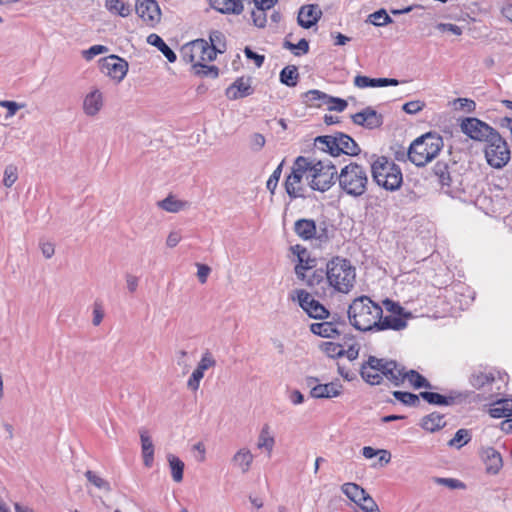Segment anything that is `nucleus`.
Returning a JSON list of instances; mask_svg holds the SVG:
<instances>
[{
  "label": "nucleus",
  "instance_id": "nucleus-1",
  "mask_svg": "<svg viewBox=\"0 0 512 512\" xmlns=\"http://www.w3.org/2000/svg\"><path fill=\"white\" fill-rule=\"evenodd\" d=\"M347 313L349 322L353 327L360 331H370L379 324V317L383 314V308L368 296H360L352 301Z\"/></svg>",
  "mask_w": 512,
  "mask_h": 512
},
{
  "label": "nucleus",
  "instance_id": "nucleus-2",
  "mask_svg": "<svg viewBox=\"0 0 512 512\" xmlns=\"http://www.w3.org/2000/svg\"><path fill=\"white\" fill-rule=\"evenodd\" d=\"M326 278L336 292L348 294L356 282V269L349 260L334 257L327 263Z\"/></svg>",
  "mask_w": 512,
  "mask_h": 512
},
{
  "label": "nucleus",
  "instance_id": "nucleus-3",
  "mask_svg": "<svg viewBox=\"0 0 512 512\" xmlns=\"http://www.w3.org/2000/svg\"><path fill=\"white\" fill-rule=\"evenodd\" d=\"M443 145L441 136L429 132L411 143L407 155L409 160L416 166H425L438 156Z\"/></svg>",
  "mask_w": 512,
  "mask_h": 512
},
{
  "label": "nucleus",
  "instance_id": "nucleus-4",
  "mask_svg": "<svg viewBox=\"0 0 512 512\" xmlns=\"http://www.w3.org/2000/svg\"><path fill=\"white\" fill-rule=\"evenodd\" d=\"M340 189L351 197H360L365 194L368 186L367 170L357 164L345 165L337 176Z\"/></svg>",
  "mask_w": 512,
  "mask_h": 512
},
{
  "label": "nucleus",
  "instance_id": "nucleus-5",
  "mask_svg": "<svg viewBox=\"0 0 512 512\" xmlns=\"http://www.w3.org/2000/svg\"><path fill=\"white\" fill-rule=\"evenodd\" d=\"M396 370V362L392 360L380 359L370 356L361 366V376L365 382L371 385H378L386 378L390 382L401 379V375Z\"/></svg>",
  "mask_w": 512,
  "mask_h": 512
},
{
  "label": "nucleus",
  "instance_id": "nucleus-6",
  "mask_svg": "<svg viewBox=\"0 0 512 512\" xmlns=\"http://www.w3.org/2000/svg\"><path fill=\"white\" fill-rule=\"evenodd\" d=\"M374 181L386 190L395 191L402 184L401 169L385 157L378 158L371 166Z\"/></svg>",
  "mask_w": 512,
  "mask_h": 512
},
{
  "label": "nucleus",
  "instance_id": "nucleus-7",
  "mask_svg": "<svg viewBox=\"0 0 512 512\" xmlns=\"http://www.w3.org/2000/svg\"><path fill=\"white\" fill-rule=\"evenodd\" d=\"M311 168L309 158L299 156L295 159L292 171L285 181V189L291 198L303 197L306 187L309 186Z\"/></svg>",
  "mask_w": 512,
  "mask_h": 512
},
{
  "label": "nucleus",
  "instance_id": "nucleus-8",
  "mask_svg": "<svg viewBox=\"0 0 512 512\" xmlns=\"http://www.w3.org/2000/svg\"><path fill=\"white\" fill-rule=\"evenodd\" d=\"M315 142L323 145L322 149L328 151L332 156H338L341 153L355 156L360 152L355 140L341 132L334 135L319 136L315 139Z\"/></svg>",
  "mask_w": 512,
  "mask_h": 512
},
{
  "label": "nucleus",
  "instance_id": "nucleus-9",
  "mask_svg": "<svg viewBox=\"0 0 512 512\" xmlns=\"http://www.w3.org/2000/svg\"><path fill=\"white\" fill-rule=\"evenodd\" d=\"M221 49L222 47L217 44L210 47L207 41L200 39L185 45L182 49V57L186 62L191 63L193 68H197L202 64L213 61L216 58L217 51Z\"/></svg>",
  "mask_w": 512,
  "mask_h": 512
},
{
  "label": "nucleus",
  "instance_id": "nucleus-10",
  "mask_svg": "<svg viewBox=\"0 0 512 512\" xmlns=\"http://www.w3.org/2000/svg\"><path fill=\"white\" fill-rule=\"evenodd\" d=\"M309 187L321 192L327 191L334 183V178L338 174L334 165L324 161H314L309 159Z\"/></svg>",
  "mask_w": 512,
  "mask_h": 512
},
{
  "label": "nucleus",
  "instance_id": "nucleus-11",
  "mask_svg": "<svg viewBox=\"0 0 512 512\" xmlns=\"http://www.w3.org/2000/svg\"><path fill=\"white\" fill-rule=\"evenodd\" d=\"M485 158L487 163L496 169L503 168L509 162L511 158L510 149L498 132L487 141Z\"/></svg>",
  "mask_w": 512,
  "mask_h": 512
},
{
  "label": "nucleus",
  "instance_id": "nucleus-12",
  "mask_svg": "<svg viewBox=\"0 0 512 512\" xmlns=\"http://www.w3.org/2000/svg\"><path fill=\"white\" fill-rule=\"evenodd\" d=\"M294 232L303 240L316 239L319 242L329 240V233L325 222L319 225L312 219H299L294 223Z\"/></svg>",
  "mask_w": 512,
  "mask_h": 512
},
{
  "label": "nucleus",
  "instance_id": "nucleus-13",
  "mask_svg": "<svg viewBox=\"0 0 512 512\" xmlns=\"http://www.w3.org/2000/svg\"><path fill=\"white\" fill-rule=\"evenodd\" d=\"M106 99L104 92L98 86H91L84 94L82 100V112L89 118L97 117L104 109Z\"/></svg>",
  "mask_w": 512,
  "mask_h": 512
},
{
  "label": "nucleus",
  "instance_id": "nucleus-14",
  "mask_svg": "<svg viewBox=\"0 0 512 512\" xmlns=\"http://www.w3.org/2000/svg\"><path fill=\"white\" fill-rule=\"evenodd\" d=\"M461 131L476 141H488L497 131L477 118H466L462 121Z\"/></svg>",
  "mask_w": 512,
  "mask_h": 512
},
{
  "label": "nucleus",
  "instance_id": "nucleus-15",
  "mask_svg": "<svg viewBox=\"0 0 512 512\" xmlns=\"http://www.w3.org/2000/svg\"><path fill=\"white\" fill-rule=\"evenodd\" d=\"M135 9L137 15L150 27L156 26L161 20V10L155 0H136Z\"/></svg>",
  "mask_w": 512,
  "mask_h": 512
},
{
  "label": "nucleus",
  "instance_id": "nucleus-16",
  "mask_svg": "<svg viewBox=\"0 0 512 512\" xmlns=\"http://www.w3.org/2000/svg\"><path fill=\"white\" fill-rule=\"evenodd\" d=\"M101 70L111 79L121 82L128 72V63L116 55H110L102 59Z\"/></svg>",
  "mask_w": 512,
  "mask_h": 512
},
{
  "label": "nucleus",
  "instance_id": "nucleus-17",
  "mask_svg": "<svg viewBox=\"0 0 512 512\" xmlns=\"http://www.w3.org/2000/svg\"><path fill=\"white\" fill-rule=\"evenodd\" d=\"M296 295L299 305L310 317L323 319L328 315L326 308L307 291L297 290Z\"/></svg>",
  "mask_w": 512,
  "mask_h": 512
},
{
  "label": "nucleus",
  "instance_id": "nucleus-18",
  "mask_svg": "<svg viewBox=\"0 0 512 512\" xmlns=\"http://www.w3.org/2000/svg\"><path fill=\"white\" fill-rule=\"evenodd\" d=\"M216 365V361L211 353L206 352L202 355L196 369L192 372L187 381V387L191 391H197L200 386V381L204 377V372Z\"/></svg>",
  "mask_w": 512,
  "mask_h": 512
},
{
  "label": "nucleus",
  "instance_id": "nucleus-19",
  "mask_svg": "<svg viewBox=\"0 0 512 512\" xmlns=\"http://www.w3.org/2000/svg\"><path fill=\"white\" fill-rule=\"evenodd\" d=\"M254 458V454L248 447H241L233 454L230 463L236 471L246 474L251 470Z\"/></svg>",
  "mask_w": 512,
  "mask_h": 512
},
{
  "label": "nucleus",
  "instance_id": "nucleus-20",
  "mask_svg": "<svg viewBox=\"0 0 512 512\" xmlns=\"http://www.w3.org/2000/svg\"><path fill=\"white\" fill-rule=\"evenodd\" d=\"M253 93L250 77L236 79L227 89L226 96L231 100L244 98Z\"/></svg>",
  "mask_w": 512,
  "mask_h": 512
},
{
  "label": "nucleus",
  "instance_id": "nucleus-21",
  "mask_svg": "<svg viewBox=\"0 0 512 512\" xmlns=\"http://www.w3.org/2000/svg\"><path fill=\"white\" fill-rule=\"evenodd\" d=\"M481 458L485 464V470L488 474H498L503 466V460L500 453L492 447L483 448L481 450Z\"/></svg>",
  "mask_w": 512,
  "mask_h": 512
},
{
  "label": "nucleus",
  "instance_id": "nucleus-22",
  "mask_svg": "<svg viewBox=\"0 0 512 512\" xmlns=\"http://www.w3.org/2000/svg\"><path fill=\"white\" fill-rule=\"evenodd\" d=\"M352 120L355 124L367 129H374L382 124V116L370 107L354 114Z\"/></svg>",
  "mask_w": 512,
  "mask_h": 512
},
{
  "label": "nucleus",
  "instance_id": "nucleus-23",
  "mask_svg": "<svg viewBox=\"0 0 512 512\" xmlns=\"http://www.w3.org/2000/svg\"><path fill=\"white\" fill-rule=\"evenodd\" d=\"M401 375V379L397 381H393V384L398 386L401 383H403L405 380H407L411 385H413L415 388H431L430 383L417 371L415 370H409L405 371L404 367L400 366L396 363V370Z\"/></svg>",
  "mask_w": 512,
  "mask_h": 512
},
{
  "label": "nucleus",
  "instance_id": "nucleus-24",
  "mask_svg": "<svg viewBox=\"0 0 512 512\" xmlns=\"http://www.w3.org/2000/svg\"><path fill=\"white\" fill-rule=\"evenodd\" d=\"M322 15V11L317 5H306L301 7L298 13V24L305 28H311L314 26Z\"/></svg>",
  "mask_w": 512,
  "mask_h": 512
},
{
  "label": "nucleus",
  "instance_id": "nucleus-25",
  "mask_svg": "<svg viewBox=\"0 0 512 512\" xmlns=\"http://www.w3.org/2000/svg\"><path fill=\"white\" fill-rule=\"evenodd\" d=\"M342 392V385L337 382L318 384L311 388L310 395L316 399L337 397Z\"/></svg>",
  "mask_w": 512,
  "mask_h": 512
},
{
  "label": "nucleus",
  "instance_id": "nucleus-26",
  "mask_svg": "<svg viewBox=\"0 0 512 512\" xmlns=\"http://www.w3.org/2000/svg\"><path fill=\"white\" fill-rule=\"evenodd\" d=\"M140 442H141V453L143 463L146 467H151L154 461V444L151 436L146 429L139 431Z\"/></svg>",
  "mask_w": 512,
  "mask_h": 512
},
{
  "label": "nucleus",
  "instance_id": "nucleus-27",
  "mask_svg": "<svg viewBox=\"0 0 512 512\" xmlns=\"http://www.w3.org/2000/svg\"><path fill=\"white\" fill-rule=\"evenodd\" d=\"M257 449L264 450L268 455H271L275 446V437L271 431L269 424H264L259 431L257 437Z\"/></svg>",
  "mask_w": 512,
  "mask_h": 512
},
{
  "label": "nucleus",
  "instance_id": "nucleus-28",
  "mask_svg": "<svg viewBox=\"0 0 512 512\" xmlns=\"http://www.w3.org/2000/svg\"><path fill=\"white\" fill-rule=\"evenodd\" d=\"M292 251L294 254L297 255L299 264L295 266V273L298 278L304 279L305 277V270L311 269L313 267L314 260H310L308 257V253L306 248L296 245L292 247Z\"/></svg>",
  "mask_w": 512,
  "mask_h": 512
},
{
  "label": "nucleus",
  "instance_id": "nucleus-29",
  "mask_svg": "<svg viewBox=\"0 0 512 512\" xmlns=\"http://www.w3.org/2000/svg\"><path fill=\"white\" fill-rule=\"evenodd\" d=\"M211 6L221 13L240 14L244 7L241 0H209Z\"/></svg>",
  "mask_w": 512,
  "mask_h": 512
},
{
  "label": "nucleus",
  "instance_id": "nucleus-30",
  "mask_svg": "<svg viewBox=\"0 0 512 512\" xmlns=\"http://www.w3.org/2000/svg\"><path fill=\"white\" fill-rule=\"evenodd\" d=\"M84 476L90 486H93L99 491L110 493L112 488L110 482L104 478L100 472L94 470H87Z\"/></svg>",
  "mask_w": 512,
  "mask_h": 512
},
{
  "label": "nucleus",
  "instance_id": "nucleus-31",
  "mask_svg": "<svg viewBox=\"0 0 512 512\" xmlns=\"http://www.w3.org/2000/svg\"><path fill=\"white\" fill-rule=\"evenodd\" d=\"M406 325H407L406 320L403 317L394 316V315H389V316L383 317L381 315L379 317V324H377L375 326V329L378 331L388 330V329L399 331V330L404 329L406 327Z\"/></svg>",
  "mask_w": 512,
  "mask_h": 512
},
{
  "label": "nucleus",
  "instance_id": "nucleus-32",
  "mask_svg": "<svg viewBox=\"0 0 512 512\" xmlns=\"http://www.w3.org/2000/svg\"><path fill=\"white\" fill-rule=\"evenodd\" d=\"M421 427L428 432H435L440 430L446 425V421L444 419V415L438 412H433L429 415H426L422 418Z\"/></svg>",
  "mask_w": 512,
  "mask_h": 512
},
{
  "label": "nucleus",
  "instance_id": "nucleus-33",
  "mask_svg": "<svg viewBox=\"0 0 512 512\" xmlns=\"http://www.w3.org/2000/svg\"><path fill=\"white\" fill-rule=\"evenodd\" d=\"M493 418H508L512 416V399H501L496 401L489 410Z\"/></svg>",
  "mask_w": 512,
  "mask_h": 512
},
{
  "label": "nucleus",
  "instance_id": "nucleus-34",
  "mask_svg": "<svg viewBox=\"0 0 512 512\" xmlns=\"http://www.w3.org/2000/svg\"><path fill=\"white\" fill-rule=\"evenodd\" d=\"M313 334L323 338H335L340 334L335 324L332 322L313 323L310 326Z\"/></svg>",
  "mask_w": 512,
  "mask_h": 512
},
{
  "label": "nucleus",
  "instance_id": "nucleus-35",
  "mask_svg": "<svg viewBox=\"0 0 512 512\" xmlns=\"http://www.w3.org/2000/svg\"><path fill=\"white\" fill-rule=\"evenodd\" d=\"M157 205L159 208L167 212L177 213L181 210H184L188 206V203L177 199L173 195H169L165 199L159 201Z\"/></svg>",
  "mask_w": 512,
  "mask_h": 512
},
{
  "label": "nucleus",
  "instance_id": "nucleus-36",
  "mask_svg": "<svg viewBox=\"0 0 512 512\" xmlns=\"http://www.w3.org/2000/svg\"><path fill=\"white\" fill-rule=\"evenodd\" d=\"M147 42L150 45L157 47L169 62L173 63L176 61V54L167 46L159 35L154 33L150 34L147 37Z\"/></svg>",
  "mask_w": 512,
  "mask_h": 512
},
{
  "label": "nucleus",
  "instance_id": "nucleus-37",
  "mask_svg": "<svg viewBox=\"0 0 512 512\" xmlns=\"http://www.w3.org/2000/svg\"><path fill=\"white\" fill-rule=\"evenodd\" d=\"M341 491L355 504L360 503L367 492L356 483H345L341 486Z\"/></svg>",
  "mask_w": 512,
  "mask_h": 512
},
{
  "label": "nucleus",
  "instance_id": "nucleus-38",
  "mask_svg": "<svg viewBox=\"0 0 512 512\" xmlns=\"http://www.w3.org/2000/svg\"><path fill=\"white\" fill-rule=\"evenodd\" d=\"M420 396L430 404L449 406L455 403V397L443 396L435 392H421Z\"/></svg>",
  "mask_w": 512,
  "mask_h": 512
},
{
  "label": "nucleus",
  "instance_id": "nucleus-39",
  "mask_svg": "<svg viewBox=\"0 0 512 512\" xmlns=\"http://www.w3.org/2000/svg\"><path fill=\"white\" fill-rule=\"evenodd\" d=\"M106 9L115 15L127 17L131 13V8L122 0H105Z\"/></svg>",
  "mask_w": 512,
  "mask_h": 512
},
{
  "label": "nucleus",
  "instance_id": "nucleus-40",
  "mask_svg": "<svg viewBox=\"0 0 512 512\" xmlns=\"http://www.w3.org/2000/svg\"><path fill=\"white\" fill-rule=\"evenodd\" d=\"M167 461L171 469L173 480L177 483L181 482L183 480L184 462L173 454L167 455Z\"/></svg>",
  "mask_w": 512,
  "mask_h": 512
},
{
  "label": "nucleus",
  "instance_id": "nucleus-41",
  "mask_svg": "<svg viewBox=\"0 0 512 512\" xmlns=\"http://www.w3.org/2000/svg\"><path fill=\"white\" fill-rule=\"evenodd\" d=\"M299 73L296 66H286L280 73V81L288 87L297 85Z\"/></svg>",
  "mask_w": 512,
  "mask_h": 512
},
{
  "label": "nucleus",
  "instance_id": "nucleus-42",
  "mask_svg": "<svg viewBox=\"0 0 512 512\" xmlns=\"http://www.w3.org/2000/svg\"><path fill=\"white\" fill-rule=\"evenodd\" d=\"M494 381V377L492 374H487L483 372H475L470 377L471 385L476 389H481L485 385L490 384Z\"/></svg>",
  "mask_w": 512,
  "mask_h": 512
},
{
  "label": "nucleus",
  "instance_id": "nucleus-43",
  "mask_svg": "<svg viewBox=\"0 0 512 512\" xmlns=\"http://www.w3.org/2000/svg\"><path fill=\"white\" fill-rule=\"evenodd\" d=\"M306 103L310 105L324 106L325 102L328 100L329 95L319 91V90H310L305 93Z\"/></svg>",
  "mask_w": 512,
  "mask_h": 512
},
{
  "label": "nucleus",
  "instance_id": "nucleus-44",
  "mask_svg": "<svg viewBox=\"0 0 512 512\" xmlns=\"http://www.w3.org/2000/svg\"><path fill=\"white\" fill-rule=\"evenodd\" d=\"M18 179V169L15 165L9 164L4 169L3 185L10 188Z\"/></svg>",
  "mask_w": 512,
  "mask_h": 512
},
{
  "label": "nucleus",
  "instance_id": "nucleus-45",
  "mask_svg": "<svg viewBox=\"0 0 512 512\" xmlns=\"http://www.w3.org/2000/svg\"><path fill=\"white\" fill-rule=\"evenodd\" d=\"M434 173L438 177L439 182L443 186L450 185V174L448 172V166L446 163L438 162L434 166Z\"/></svg>",
  "mask_w": 512,
  "mask_h": 512
},
{
  "label": "nucleus",
  "instance_id": "nucleus-46",
  "mask_svg": "<svg viewBox=\"0 0 512 512\" xmlns=\"http://www.w3.org/2000/svg\"><path fill=\"white\" fill-rule=\"evenodd\" d=\"M369 21L375 26H384L392 22V18L384 9L378 10L369 15Z\"/></svg>",
  "mask_w": 512,
  "mask_h": 512
},
{
  "label": "nucleus",
  "instance_id": "nucleus-47",
  "mask_svg": "<svg viewBox=\"0 0 512 512\" xmlns=\"http://www.w3.org/2000/svg\"><path fill=\"white\" fill-rule=\"evenodd\" d=\"M269 8H264L259 5H255V9L252 11V20L255 26L259 28H263L267 22L266 10Z\"/></svg>",
  "mask_w": 512,
  "mask_h": 512
},
{
  "label": "nucleus",
  "instance_id": "nucleus-48",
  "mask_svg": "<svg viewBox=\"0 0 512 512\" xmlns=\"http://www.w3.org/2000/svg\"><path fill=\"white\" fill-rule=\"evenodd\" d=\"M25 106V103H18L10 100L0 101V107L7 109L5 119L12 118L20 109L24 108Z\"/></svg>",
  "mask_w": 512,
  "mask_h": 512
},
{
  "label": "nucleus",
  "instance_id": "nucleus-49",
  "mask_svg": "<svg viewBox=\"0 0 512 512\" xmlns=\"http://www.w3.org/2000/svg\"><path fill=\"white\" fill-rule=\"evenodd\" d=\"M469 433L465 429H459L454 437L448 442V445L451 447L461 448L469 441Z\"/></svg>",
  "mask_w": 512,
  "mask_h": 512
},
{
  "label": "nucleus",
  "instance_id": "nucleus-50",
  "mask_svg": "<svg viewBox=\"0 0 512 512\" xmlns=\"http://www.w3.org/2000/svg\"><path fill=\"white\" fill-rule=\"evenodd\" d=\"M394 397L406 405L414 406L419 402V397L409 392L395 391Z\"/></svg>",
  "mask_w": 512,
  "mask_h": 512
},
{
  "label": "nucleus",
  "instance_id": "nucleus-51",
  "mask_svg": "<svg viewBox=\"0 0 512 512\" xmlns=\"http://www.w3.org/2000/svg\"><path fill=\"white\" fill-rule=\"evenodd\" d=\"M364 512H380L377 503L374 499L367 493L362 501L357 504Z\"/></svg>",
  "mask_w": 512,
  "mask_h": 512
},
{
  "label": "nucleus",
  "instance_id": "nucleus-52",
  "mask_svg": "<svg viewBox=\"0 0 512 512\" xmlns=\"http://www.w3.org/2000/svg\"><path fill=\"white\" fill-rule=\"evenodd\" d=\"M266 143L265 137L260 133H253L249 138V147L253 152H259Z\"/></svg>",
  "mask_w": 512,
  "mask_h": 512
},
{
  "label": "nucleus",
  "instance_id": "nucleus-53",
  "mask_svg": "<svg viewBox=\"0 0 512 512\" xmlns=\"http://www.w3.org/2000/svg\"><path fill=\"white\" fill-rule=\"evenodd\" d=\"M108 50V47L104 45H93L89 49L84 50L82 55L87 61H90L97 55L107 53Z\"/></svg>",
  "mask_w": 512,
  "mask_h": 512
},
{
  "label": "nucleus",
  "instance_id": "nucleus-54",
  "mask_svg": "<svg viewBox=\"0 0 512 512\" xmlns=\"http://www.w3.org/2000/svg\"><path fill=\"white\" fill-rule=\"evenodd\" d=\"M324 106H327L329 110L341 112L347 107V102L343 99L329 96Z\"/></svg>",
  "mask_w": 512,
  "mask_h": 512
},
{
  "label": "nucleus",
  "instance_id": "nucleus-55",
  "mask_svg": "<svg viewBox=\"0 0 512 512\" xmlns=\"http://www.w3.org/2000/svg\"><path fill=\"white\" fill-rule=\"evenodd\" d=\"M382 304H383V307L385 308V310L392 313V315L400 316V317H402L404 315V309L398 303H396L390 299H385L382 302Z\"/></svg>",
  "mask_w": 512,
  "mask_h": 512
},
{
  "label": "nucleus",
  "instance_id": "nucleus-56",
  "mask_svg": "<svg viewBox=\"0 0 512 512\" xmlns=\"http://www.w3.org/2000/svg\"><path fill=\"white\" fill-rule=\"evenodd\" d=\"M195 69V73L198 75L209 76L212 78H216L218 76V68L214 65H207V63H205Z\"/></svg>",
  "mask_w": 512,
  "mask_h": 512
},
{
  "label": "nucleus",
  "instance_id": "nucleus-57",
  "mask_svg": "<svg viewBox=\"0 0 512 512\" xmlns=\"http://www.w3.org/2000/svg\"><path fill=\"white\" fill-rule=\"evenodd\" d=\"M282 166H283V162H281L279 164V166L273 171L272 175L269 177V179L266 183L267 189L269 191H271V193L274 192V190L277 186V183L281 177Z\"/></svg>",
  "mask_w": 512,
  "mask_h": 512
},
{
  "label": "nucleus",
  "instance_id": "nucleus-58",
  "mask_svg": "<svg viewBox=\"0 0 512 512\" xmlns=\"http://www.w3.org/2000/svg\"><path fill=\"white\" fill-rule=\"evenodd\" d=\"M424 106H425L424 102H422L420 100H414V101L405 103L403 105V110L407 114L413 115V114L420 112L424 108Z\"/></svg>",
  "mask_w": 512,
  "mask_h": 512
},
{
  "label": "nucleus",
  "instance_id": "nucleus-59",
  "mask_svg": "<svg viewBox=\"0 0 512 512\" xmlns=\"http://www.w3.org/2000/svg\"><path fill=\"white\" fill-rule=\"evenodd\" d=\"M285 47L294 52L295 55H299V52H296V50L302 53H307L309 50V44L305 39H301L297 44L285 42Z\"/></svg>",
  "mask_w": 512,
  "mask_h": 512
},
{
  "label": "nucleus",
  "instance_id": "nucleus-60",
  "mask_svg": "<svg viewBox=\"0 0 512 512\" xmlns=\"http://www.w3.org/2000/svg\"><path fill=\"white\" fill-rule=\"evenodd\" d=\"M39 246H40V249H41V252H42V255L44 256V258L50 259L55 254V246L52 242L41 241L39 243Z\"/></svg>",
  "mask_w": 512,
  "mask_h": 512
},
{
  "label": "nucleus",
  "instance_id": "nucleus-61",
  "mask_svg": "<svg viewBox=\"0 0 512 512\" xmlns=\"http://www.w3.org/2000/svg\"><path fill=\"white\" fill-rule=\"evenodd\" d=\"M125 283H126L127 290L130 293H135L136 290L138 289L139 277H137L131 273H127L125 275Z\"/></svg>",
  "mask_w": 512,
  "mask_h": 512
},
{
  "label": "nucleus",
  "instance_id": "nucleus-62",
  "mask_svg": "<svg viewBox=\"0 0 512 512\" xmlns=\"http://www.w3.org/2000/svg\"><path fill=\"white\" fill-rule=\"evenodd\" d=\"M436 483L444 485L450 489L463 488L464 484L457 479L452 478H437Z\"/></svg>",
  "mask_w": 512,
  "mask_h": 512
},
{
  "label": "nucleus",
  "instance_id": "nucleus-63",
  "mask_svg": "<svg viewBox=\"0 0 512 512\" xmlns=\"http://www.w3.org/2000/svg\"><path fill=\"white\" fill-rule=\"evenodd\" d=\"M197 277L200 283L204 284L207 281V278L211 272V269L209 266L204 264H197Z\"/></svg>",
  "mask_w": 512,
  "mask_h": 512
},
{
  "label": "nucleus",
  "instance_id": "nucleus-64",
  "mask_svg": "<svg viewBox=\"0 0 512 512\" xmlns=\"http://www.w3.org/2000/svg\"><path fill=\"white\" fill-rule=\"evenodd\" d=\"M182 236L179 231H171L166 239V245L169 248L176 247L181 241Z\"/></svg>",
  "mask_w": 512,
  "mask_h": 512
}]
</instances>
